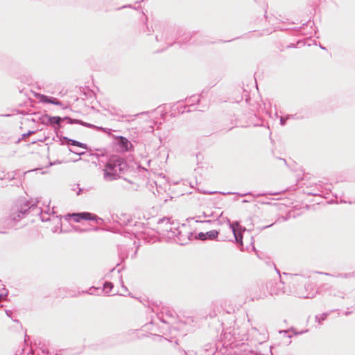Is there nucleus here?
Here are the masks:
<instances>
[{
	"instance_id": "obj_1",
	"label": "nucleus",
	"mask_w": 355,
	"mask_h": 355,
	"mask_svg": "<svg viewBox=\"0 0 355 355\" xmlns=\"http://www.w3.org/2000/svg\"><path fill=\"white\" fill-rule=\"evenodd\" d=\"M126 164L118 156H112L103 169V178L106 181L117 179L126 169Z\"/></svg>"
},
{
	"instance_id": "obj_2",
	"label": "nucleus",
	"mask_w": 355,
	"mask_h": 355,
	"mask_svg": "<svg viewBox=\"0 0 355 355\" xmlns=\"http://www.w3.org/2000/svg\"><path fill=\"white\" fill-rule=\"evenodd\" d=\"M67 220H69L70 218H72L73 220L75 222H80L81 220H100V218L91 213L89 212H82V213H77V214H69L65 216Z\"/></svg>"
},
{
	"instance_id": "obj_3",
	"label": "nucleus",
	"mask_w": 355,
	"mask_h": 355,
	"mask_svg": "<svg viewBox=\"0 0 355 355\" xmlns=\"http://www.w3.org/2000/svg\"><path fill=\"white\" fill-rule=\"evenodd\" d=\"M230 228L234 234L236 241L242 244L243 233L245 231V228L243 227L239 222L230 223Z\"/></svg>"
},
{
	"instance_id": "obj_4",
	"label": "nucleus",
	"mask_w": 355,
	"mask_h": 355,
	"mask_svg": "<svg viewBox=\"0 0 355 355\" xmlns=\"http://www.w3.org/2000/svg\"><path fill=\"white\" fill-rule=\"evenodd\" d=\"M116 143L122 151H128L132 147L130 141L123 137H116Z\"/></svg>"
},
{
	"instance_id": "obj_5",
	"label": "nucleus",
	"mask_w": 355,
	"mask_h": 355,
	"mask_svg": "<svg viewBox=\"0 0 355 355\" xmlns=\"http://www.w3.org/2000/svg\"><path fill=\"white\" fill-rule=\"evenodd\" d=\"M45 119H46V123H49L51 125H52L55 129H58L60 128V122L64 120V119H62L59 116H51L49 115H46L45 116ZM66 118H64L65 119Z\"/></svg>"
},
{
	"instance_id": "obj_6",
	"label": "nucleus",
	"mask_w": 355,
	"mask_h": 355,
	"mask_svg": "<svg viewBox=\"0 0 355 355\" xmlns=\"http://www.w3.org/2000/svg\"><path fill=\"white\" fill-rule=\"evenodd\" d=\"M37 98L40 102L51 103L56 105H60L61 103L55 98L49 97L43 94H38Z\"/></svg>"
},
{
	"instance_id": "obj_7",
	"label": "nucleus",
	"mask_w": 355,
	"mask_h": 355,
	"mask_svg": "<svg viewBox=\"0 0 355 355\" xmlns=\"http://www.w3.org/2000/svg\"><path fill=\"white\" fill-rule=\"evenodd\" d=\"M24 212H23L21 211H15L12 212V214L10 215V218L14 221H17V220H19L21 218H22L24 216Z\"/></svg>"
},
{
	"instance_id": "obj_8",
	"label": "nucleus",
	"mask_w": 355,
	"mask_h": 355,
	"mask_svg": "<svg viewBox=\"0 0 355 355\" xmlns=\"http://www.w3.org/2000/svg\"><path fill=\"white\" fill-rule=\"evenodd\" d=\"M69 145L77 146L78 147L83 148L84 149H87V145L76 140L69 139L68 141Z\"/></svg>"
},
{
	"instance_id": "obj_9",
	"label": "nucleus",
	"mask_w": 355,
	"mask_h": 355,
	"mask_svg": "<svg viewBox=\"0 0 355 355\" xmlns=\"http://www.w3.org/2000/svg\"><path fill=\"white\" fill-rule=\"evenodd\" d=\"M218 231L211 230V231L207 232V239L209 238V239H213L216 238L218 236Z\"/></svg>"
},
{
	"instance_id": "obj_10",
	"label": "nucleus",
	"mask_w": 355,
	"mask_h": 355,
	"mask_svg": "<svg viewBox=\"0 0 355 355\" xmlns=\"http://www.w3.org/2000/svg\"><path fill=\"white\" fill-rule=\"evenodd\" d=\"M112 288V284L110 282H106L104 284V291L106 293H109Z\"/></svg>"
},
{
	"instance_id": "obj_11",
	"label": "nucleus",
	"mask_w": 355,
	"mask_h": 355,
	"mask_svg": "<svg viewBox=\"0 0 355 355\" xmlns=\"http://www.w3.org/2000/svg\"><path fill=\"white\" fill-rule=\"evenodd\" d=\"M198 238L200 240H206L207 239V233H202V232L199 233Z\"/></svg>"
},
{
	"instance_id": "obj_12",
	"label": "nucleus",
	"mask_w": 355,
	"mask_h": 355,
	"mask_svg": "<svg viewBox=\"0 0 355 355\" xmlns=\"http://www.w3.org/2000/svg\"><path fill=\"white\" fill-rule=\"evenodd\" d=\"M280 122H281V124H282V125H284L285 124V123H286V119H285V118H284V117H281V119H280Z\"/></svg>"
},
{
	"instance_id": "obj_13",
	"label": "nucleus",
	"mask_w": 355,
	"mask_h": 355,
	"mask_svg": "<svg viewBox=\"0 0 355 355\" xmlns=\"http://www.w3.org/2000/svg\"><path fill=\"white\" fill-rule=\"evenodd\" d=\"M75 153H76V154L79 155H83V154H84V152H75Z\"/></svg>"
}]
</instances>
